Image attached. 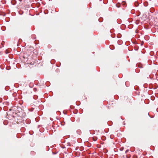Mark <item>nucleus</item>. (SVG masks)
I'll use <instances>...</instances> for the list:
<instances>
[{"mask_svg": "<svg viewBox=\"0 0 158 158\" xmlns=\"http://www.w3.org/2000/svg\"><path fill=\"white\" fill-rule=\"evenodd\" d=\"M129 151L128 150H127L125 151L126 153H127Z\"/></svg>", "mask_w": 158, "mask_h": 158, "instance_id": "1", "label": "nucleus"}, {"mask_svg": "<svg viewBox=\"0 0 158 158\" xmlns=\"http://www.w3.org/2000/svg\"><path fill=\"white\" fill-rule=\"evenodd\" d=\"M35 97H36V96H34V98L35 99Z\"/></svg>", "mask_w": 158, "mask_h": 158, "instance_id": "2", "label": "nucleus"}]
</instances>
